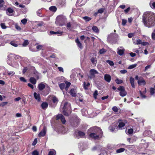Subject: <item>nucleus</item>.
<instances>
[{
	"instance_id": "f257e3e1",
	"label": "nucleus",
	"mask_w": 155,
	"mask_h": 155,
	"mask_svg": "<svg viewBox=\"0 0 155 155\" xmlns=\"http://www.w3.org/2000/svg\"><path fill=\"white\" fill-rule=\"evenodd\" d=\"M143 21L144 25L149 28L155 25V14L152 12H145L143 16Z\"/></svg>"
},
{
	"instance_id": "f03ea898",
	"label": "nucleus",
	"mask_w": 155,
	"mask_h": 155,
	"mask_svg": "<svg viewBox=\"0 0 155 155\" xmlns=\"http://www.w3.org/2000/svg\"><path fill=\"white\" fill-rule=\"evenodd\" d=\"M20 57L18 55H15L14 54H11L8 56L7 63L13 67L18 66V64L16 59L19 58Z\"/></svg>"
},
{
	"instance_id": "7ed1b4c3",
	"label": "nucleus",
	"mask_w": 155,
	"mask_h": 155,
	"mask_svg": "<svg viewBox=\"0 0 155 155\" xmlns=\"http://www.w3.org/2000/svg\"><path fill=\"white\" fill-rule=\"evenodd\" d=\"M94 129L95 130L96 129V130L97 131V133L99 134L98 135L95 133H91L90 134L89 136L91 137L95 140H99L101 137L102 135L103 132L102 130L99 128L97 127L91 128L90 130H93Z\"/></svg>"
},
{
	"instance_id": "20e7f679",
	"label": "nucleus",
	"mask_w": 155,
	"mask_h": 155,
	"mask_svg": "<svg viewBox=\"0 0 155 155\" xmlns=\"http://www.w3.org/2000/svg\"><path fill=\"white\" fill-rule=\"evenodd\" d=\"M62 113L66 116H68L71 112V108L70 103L66 102L65 103L62 109Z\"/></svg>"
},
{
	"instance_id": "39448f33",
	"label": "nucleus",
	"mask_w": 155,
	"mask_h": 155,
	"mask_svg": "<svg viewBox=\"0 0 155 155\" xmlns=\"http://www.w3.org/2000/svg\"><path fill=\"white\" fill-rule=\"evenodd\" d=\"M65 17L63 15H59L56 18V22L59 23V25L63 26L66 21Z\"/></svg>"
},
{
	"instance_id": "423d86ee",
	"label": "nucleus",
	"mask_w": 155,
	"mask_h": 155,
	"mask_svg": "<svg viewBox=\"0 0 155 155\" xmlns=\"http://www.w3.org/2000/svg\"><path fill=\"white\" fill-rule=\"evenodd\" d=\"M71 84V83L66 81L65 82V83H61L59 84V85L60 88L61 90L63 91V89L65 88L66 91H67Z\"/></svg>"
},
{
	"instance_id": "0eeeda50",
	"label": "nucleus",
	"mask_w": 155,
	"mask_h": 155,
	"mask_svg": "<svg viewBox=\"0 0 155 155\" xmlns=\"http://www.w3.org/2000/svg\"><path fill=\"white\" fill-rule=\"evenodd\" d=\"M70 122L72 126L74 127H76L79 122V120L78 117L75 115L74 118L70 119Z\"/></svg>"
},
{
	"instance_id": "6e6552de",
	"label": "nucleus",
	"mask_w": 155,
	"mask_h": 155,
	"mask_svg": "<svg viewBox=\"0 0 155 155\" xmlns=\"http://www.w3.org/2000/svg\"><path fill=\"white\" fill-rule=\"evenodd\" d=\"M117 90L120 91L119 94L121 97H124L127 94V92L123 86H120L119 87L117 88Z\"/></svg>"
},
{
	"instance_id": "1a4fd4ad",
	"label": "nucleus",
	"mask_w": 155,
	"mask_h": 155,
	"mask_svg": "<svg viewBox=\"0 0 155 155\" xmlns=\"http://www.w3.org/2000/svg\"><path fill=\"white\" fill-rule=\"evenodd\" d=\"M118 38V35L114 34H111L109 35L107 38V39L108 41H116Z\"/></svg>"
},
{
	"instance_id": "9d476101",
	"label": "nucleus",
	"mask_w": 155,
	"mask_h": 155,
	"mask_svg": "<svg viewBox=\"0 0 155 155\" xmlns=\"http://www.w3.org/2000/svg\"><path fill=\"white\" fill-rule=\"evenodd\" d=\"M125 49L122 47H119L117 49V52L119 55H123L124 53Z\"/></svg>"
},
{
	"instance_id": "9b49d317",
	"label": "nucleus",
	"mask_w": 155,
	"mask_h": 155,
	"mask_svg": "<svg viewBox=\"0 0 155 155\" xmlns=\"http://www.w3.org/2000/svg\"><path fill=\"white\" fill-rule=\"evenodd\" d=\"M59 119L61 120V121L63 124H65L66 122V120L64 117L61 114H58L56 116L57 120H58Z\"/></svg>"
},
{
	"instance_id": "f8f14e48",
	"label": "nucleus",
	"mask_w": 155,
	"mask_h": 155,
	"mask_svg": "<svg viewBox=\"0 0 155 155\" xmlns=\"http://www.w3.org/2000/svg\"><path fill=\"white\" fill-rule=\"evenodd\" d=\"M118 127L115 124H113L109 127V130L112 132H114L115 131L117 130Z\"/></svg>"
},
{
	"instance_id": "ddd939ff",
	"label": "nucleus",
	"mask_w": 155,
	"mask_h": 155,
	"mask_svg": "<svg viewBox=\"0 0 155 155\" xmlns=\"http://www.w3.org/2000/svg\"><path fill=\"white\" fill-rule=\"evenodd\" d=\"M89 72L91 75V76H89L90 78H94L95 77V75L98 73L97 71L94 69H91L90 71Z\"/></svg>"
},
{
	"instance_id": "4468645a",
	"label": "nucleus",
	"mask_w": 155,
	"mask_h": 155,
	"mask_svg": "<svg viewBox=\"0 0 155 155\" xmlns=\"http://www.w3.org/2000/svg\"><path fill=\"white\" fill-rule=\"evenodd\" d=\"M119 122L118 127L120 129H122L125 126V124L127 123V122L125 120L123 121L121 120H119Z\"/></svg>"
},
{
	"instance_id": "2eb2a0df",
	"label": "nucleus",
	"mask_w": 155,
	"mask_h": 155,
	"mask_svg": "<svg viewBox=\"0 0 155 155\" xmlns=\"http://www.w3.org/2000/svg\"><path fill=\"white\" fill-rule=\"evenodd\" d=\"M5 42L6 43H10L12 45L15 47H16L18 46L17 41H10L9 40H7L5 41Z\"/></svg>"
},
{
	"instance_id": "dca6fc26",
	"label": "nucleus",
	"mask_w": 155,
	"mask_h": 155,
	"mask_svg": "<svg viewBox=\"0 0 155 155\" xmlns=\"http://www.w3.org/2000/svg\"><path fill=\"white\" fill-rule=\"evenodd\" d=\"M46 128L45 127H43L42 130L38 134V136L40 137H44L46 134Z\"/></svg>"
},
{
	"instance_id": "f3484780",
	"label": "nucleus",
	"mask_w": 155,
	"mask_h": 155,
	"mask_svg": "<svg viewBox=\"0 0 155 155\" xmlns=\"http://www.w3.org/2000/svg\"><path fill=\"white\" fill-rule=\"evenodd\" d=\"M138 84L139 85H144L146 84V82L145 80L142 77H140L139 78L138 81Z\"/></svg>"
},
{
	"instance_id": "a211bd4d",
	"label": "nucleus",
	"mask_w": 155,
	"mask_h": 155,
	"mask_svg": "<svg viewBox=\"0 0 155 155\" xmlns=\"http://www.w3.org/2000/svg\"><path fill=\"white\" fill-rule=\"evenodd\" d=\"M104 79L107 82H110L111 80V76L107 74H105L104 76Z\"/></svg>"
},
{
	"instance_id": "6ab92c4d",
	"label": "nucleus",
	"mask_w": 155,
	"mask_h": 155,
	"mask_svg": "<svg viewBox=\"0 0 155 155\" xmlns=\"http://www.w3.org/2000/svg\"><path fill=\"white\" fill-rule=\"evenodd\" d=\"M34 96L35 99L37 100L38 102H40L41 101V99L39 94H37L36 92H34Z\"/></svg>"
},
{
	"instance_id": "aec40b11",
	"label": "nucleus",
	"mask_w": 155,
	"mask_h": 155,
	"mask_svg": "<svg viewBox=\"0 0 155 155\" xmlns=\"http://www.w3.org/2000/svg\"><path fill=\"white\" fill-rule=\"evenodd\" d=\"M34 76L38 80L41 76V74L39 73L37 71L35 70L33 72Z\"/></svg>"
},
{
	"instance_id": "412c9836",
	"label": "nucleus",
	"mask_w": 155,
	"mask_h": 155,
	"mask_svg": "<svg viewBox=\"0 0 155 155\" xmlns=\"http://www.w3.org/2000/svg\"><path fill=\"white\" fill-rule=\"evenodd\" d=\"M7 14L9 15H12V14L14 12L13 10L11 8H8L6 10Z\"/></svg>"
},
{
	"instance_id": "4be33fe9",
	"label": "nucleus",
	"mask_w": 155,
	"mask_h": 155,
	"mask_svg": "<svg viewBox=\"0 0 155 155\" xmlns=\"http://www.w3.org/2000/svg\"><path fill=\"white\" fill-rule=\"evenodd\" d=\"M45 87V86L42 83L39 84L38 86V90L40 91H42Z\"/></svg>"
},
{
	"instance_id": "5701e85b",
	"label": "nucleus",
	"mask_w": 155,
	"mask_h": 155,
	"mask_svg": "<svg viewBox=\"0 0 155 155\" xmlns=\"http://www.w3.org/2000/svg\"><path fill=\"white\" fill-rule=\"evenodd\" d=\"M45 88L46 92L44 94H43L44 95L48 94L50 91V88L48 85L46 86H45Z\"/></svg>"
},
{
	"instance_id": "b1692460",
	"label": "nucleus",
	"mask_w": 155,
	"mask_h": 155,
	"mask_svg": "<svg viewBox=\"0 0 155 155\" xmlns=\"http://www.w3.org/2000/svg\"><path fill=\"white\" fill-rule=\"evenodd\" d=\"M133 51L134 52H136L138 55L140 53H141L143 52V51L140 48H139L138 49H137L136 48L133 49Z\"/></svg>"
},
{
	"instance_id": "393cba45",
	"label": "nucleus",
	"mask_w": 155,
	"mask_h": 155,
	"mask_svg": "<svg viewBox=\"0 0 155 155\" xmlns=\"http://www.w3.org/2000/svg\"><path fill=\"white\" fill-rule=\"evenodd\" d=\"M48 106V104L46 102H43L41 105V107L43 110H45Z\"/></svg>"
},
{
	"instance_id": "a878e982",
	"label": "nucleus",
	"mask_w": 155,
	"mask_h": 155,
	"mask_svg": "<svg viewBox=\"0 0 155 155\" xmlns=\"http://www.w3.org/2000/svg\"><path fill=\"white\" fill-rule=\"evenodd\" d=\"M9 36L8 35H5L3 36H0V42H2L5 41L6 38H8Z\"/></svg>"
},
{
	"instance_id": "bb28decb",
	"label": "nucleus",
	"mask_w": 155,
	"mask_h": 155,
	"mask_svg": "<svg viewBox=\"0 0 155 155\" xmlns=\"http://www.w3.org/2000/svg\"><path fill=\"white\" fill-rule=\"evenodd\" d=\"M70 93L72 97H75L76 96V92L75 89L73 88L71 89V90Z\"/></svg>"
},
{
	"instance_id": "cd10ccee",
	"label": "nucleus",
	"mask_w": 155,
	"mask_h": 155,
	"mask_svg": "<svg viewBox=\"0 0 155 155\" xmlns=\"http://www.w3.org/2000/svg\"><path fill=\"white\" fill-rule=\"evenodd\" d=\"M83 87L85 90L88 89L90 86V84L89 82H84L83 83Z\"/></svg>"
},
{
	"instance_id": "c85d7f7f",
	"label": "nucleus",
	"mask_w": 155,
	"mask_h": 155,
	"mask_svg": "<svg viewBox=\"0 0 155 155\" xmlns=\"http://www.w3.org/2000/svg\"><path fill=\"white\" fill-rule=\"evenodd\" d=\"M76 43L77 44L78 47L79 48L81 49H82L83 47L82 46V44L80 42L79 39L77 38L75 40Z\"/></svg>"
},
{
	"instance_id": "c756f323",
	"label": "nucleus",
	"mask_w": 155,
	"mask_h": 155,
	"mask_svg": "<svg viewBox=\"0 0 155 155\" xmlns=\"http://www.w3.org/2000/svg\"><path fill=\"white\" fill-rule=\"evenodd\" d=\"M91 61L93 65H95L97 63V60L96 58L93 57L91 59Z\"/></svg>"
},
{
	"instance_id": "7c9ffc66",
	"label": "nucleus",
	"mask_w": 155,
	"mask_h": 155,
	"mask_svg": "<svg viewBox=\"0 0 155 155\" xmlns=\"http://www.w3.org/2000/svg\"><path fill=\"white\" fill-rule=\"evenodd\" d=\"M130 81L131 85L132 87L134 88L135 87L134 79L131 77H130Z\"/></svg>"
},
{
	"instance_id": "2f4dec72",
	"label": "nucleus",
	"mask_w": 155,
	"mask_h": 155,
	"mask_svg": "<svg viewBox=\"0 0 155 155\" xmlns=\"http://www.w3.org/2000/svg\"><path fill=\"white\" fill-rule=\"evenodd\" d=\"M36 27L38 28L39 27H40L41 28H43L45 27L44 22L42 21L39 22L36 25Z\"/></svg>"
},
{
	"instance_id": "473e14b6",
	"label": "nucleus",
	"mask_w": 155,
	"mask_h": 155,
	"mask_svg": "<svg viewBox=\"0 0 155 155\" xmlns=\"http://www.w3.org/2000/svg\"><path fill=\"white\" fill-rule=\"evenodd\" d=\"M30 81L32 84H36L37 81L34 77H31L29 79Z\"/></svg>"
},
{
	"instance_id": "72a5a7b5",
	"label": "nucleus",
	"mask_w": 155,
	"mask_h": 155,
	"mask_svg": "<svg viewBox=\"0 0 155 155\" xmlns=\"http://www.w3.org/2000/svg\"><path fill=\"white\" fill-rule=\"evenodd\" d=\"M134 138L135 139L134 140H133V138H127V140L130 143H133L137 139V138L136 137H134Z\"/></svg>"
},
{
	"instance_id": "f704fd0d",
	"label": "nucleus",
	"mask_w": 155,
	"mask_h": 155,
	"mask_svg": "<svg viewBox=\"0 0 155 155\" xmlns=\"http://www.w3.org/2000/svg\"><path fill=\"white\" fill-rule=\"evenodd\" d=\"M78 135L81 137L84 138L85 137V133L81 131H79L78 132Z\"/></svg>"
},
{
	"instance_id": "c9c22d12",
	"label": "nucleus",
	"mask_w": 155,
	"mask_h": 155,
	"mask_svg": "<svg viewBox=\"0 0 155 155\" xmlns=\"http://www.w3.org/2000/svg\"><path fill=\"white\" fill-rule=\"evenodd\" d=\"M56 154V151H55L53 149H52L50 150L49 151V153L48 154V155H55Z\"/></svg>"
},
{
	"instance_id": "e433bc0d",
	"label": "nucleus",
	"mask_w": 155,
	"mask_h": 155,
	"mask_svg": "<svg viewBox=\"0 0 155 155\" xmlns=\"http://www.w3.org/2000/svg\"><path fill=\"white\" fill-rule=\"evenodd\" d=\"M49 9L53 12H55L57 10V8L55 6H52L49 8Z\"/></svg>"
},
{
	"instance_id": "4c0bfd02",
	"label": "nucleus",
	"mask_w": 155,
	"mask_h": 155,
	"mask_svg": "<svg viewBox=\"0 0 155 155\" xmlns=\"http://www.w3.org/2000/svg\"><path fill=\"white\" fill-rule=\"evenodd\" d=\"M92 30L94 32L96 33H98L99 32V30L97 27L95 26H94L92 28Z\"/></svg>"
},
{
	"instance_id": "58836bf2",
	"label": "nucleus",
	"mask_w": 155,
	"mask_h": 155,
	"mask_svg": "<svg viewBox=\"0 0 155 155\" xmlns=\"http://www.w3.org/2000/svg\"><path fill=\"white\" fill-rule=\"evenodd\" d=\"M150 7L153 9L155 8V2H150L149 4Z\"/></svg>"
},
{
	"instance_id": "ea45409f",
	"label": "nucleus",
	"mask_w": 155,
	"mask_h": 155,
	"mask_svg": "<svg viewBox=\"0 0 155 155\" xmlns=\"http://www.w3.org/2000/svg\"><path fill=\"white\" fill-rule=\"evenodd\" d=\"M150 92L151 95H153L155 93V89L151 87L150 89Z\"/></svg>"
},
{
	"instance_id": "a19ab883",
	"label": "nucleus",
	"mask_w": 155,
	"mask_h": 155,
	"mask_svg": "<svg viewBox=\"0 0 155 155\" xmlns=\"http://www.w3.org/2000/svg\"><path fill=\"white\" fill-rule=\"evenodd\" d=\"M83 18L86 22H88L91 19V18L87 16L84 17Z\"/></svg>"
},
{
	"instance_id": "79ce46f5",
	"label": "nucleus",
	"mask_w": 155,
	"mask_h": 155,
	"mask_svg": "<svg viewBox=\"0 0 155 155\" xmlns=\"http://www.w3.org/2000/svg\"><path fill=\"white\" fill-rule=\"evenodd\" d=\"M115 81L117 84H120L121 83H122L123 82L122 80H120L118 78L116 79V80H115Z\"/></svg>"
},
{
	"instance_id": "37998d69",
	"label": "nucleus",
	"mask_w": 155,
	"mask_h": 155,
	"mask_svg": "<svg viewBox=\"0 0 155 155\" xmlns=\"http://www.w3.org/2000/svg\"><path fill=\"white\" fill-rule=\"evenodd\" d=\"M135 145H132L129 146L128 148L129 150H135Z\"/></svg>"
},
{
	"instance_id": "c03bdc74",
	"label": "nucleus",
	"mask_w": 155,
	"mask_h": 155,
	"mask_svg": "<svg viewBox=\"0 0 155 155\" xmlns=\"http://www.w3.org/2000/svg\"><path fill=\"white\" fill-rule=\"evenodd\" d=\"M29 44L28 40H25L23 44L22 45L23 46H26Z\"/></svg>"
},
{
	"instance_id": "a18cd8bd",
	"label": "nucleus",
	"mask_w": 155,
	"mask_h": 155,
	"mask_svg": "<svg viewBox=\"0 0 155 155\" xmlns=\"http://www.w3.org/2000/svg\"><path fill=\"white\" fill-rule=\"evenodd\" d=\"M125 149L124 148H120L118 149H117L116 150V152L117 153H119L124 152L125 150Z\"/></svg>"
},
{
	"instance_id": "49530a36",
	"label": "nucleus",
	"mask_w": 155,
	"mask_h": 155,
	"mask_svg": "<svg viewBox=\"0 0 155 155\" xmlns=\"http://www.w3.org/2000/svg\"><path fill=\"white\" fill-rule=\"evenodd\" d=\"M106 62L107 63H108L109 65L110 66H113L114 64V62L110 60H107L106 61Z\"/></svg>"
},
{
	"instance_id": "de8ad7c7",
	"label": "nucleus",
	"mask_w": 155,
	"mask_h": 155,
	"mask_svg": "<svg viewBox=\"0 0 155 155\" xmlns=\"http://www.w3.org/2000/svg\"><path fill=\"white\" fill-rule=\"evenodd\" d=\"M137 66V64H134L130 65L128 67V69H132L136 67Z\"/></svg>"
},
{
	"instance_id": "09e8293b",
	"label": "nucleus",
	"mask_w": 155,
	"mask_h": 155,
	"mask_svg": "<svg viewBox=\"0 0 155 155\" xmlns=\"http://www.w3.org/2000/svg\"><path fill=\"white\" fill-rule=\"evenodd\" d=\"M7 73H8V75L9 76H12L15 74V72L13 71H8Z\"/></svg>"
},
{
	"instance_id": "8fccbe9b",
	"label": "nucleus",
	"mask_w": 155,
	"mask_h": 155,
	"mask_svg": "<svg viewBox=\"0 0 155 155\" xmlns=\"http://www.w3.org/2000/svg\"><path fill=\"white\" fill-rule=\"evenodd\" d=\"M112 110L114 112H117L118 111V109L116 106H114L112 108Z\"/></svg>"
},
{
	"instance_id": "3c124183",
	"label": "nucleus",
	"mask_w": 155,
	"mask_h": 155,
	"mask_svg": "<svg viewBox=\"0 0 155 155\" xmlns=\"http://www.w3.org/2000/svg\"><path fill=\"white\" fill-rule=\"evenodd\" d=\"M127 132L129 134H132L133 132V129L132 128L128 129Z\"/></svg>"
},
{
	"instance_id": "603ef678",
	"label": "nucleus",
	"mask_w": 155,
	"mask_h": 155,
	"mask_svg": "<svg viewBox=\"0 0 155 155\" xmlns=\"http://www.w3.org/2000/svg\"><path fill=\"white\" fill-rule=\"evenodd\" d=\"M97 95L98 91L97 90H95L93 94L94 97V98L95 99L97 98Z\"/></svg>"
},
{
	"instance_id": "864d4df0",
	"label": "nucleus",
	"mask_w": 155,
	"mask_h": 155,
	"mask_svg": "<svg viewBox=\"0 0 155 155\" xmlns=\"http://www.w3.org/2000/svg\"><path fill=\"white\" fill-rule=\"evenodd\" d=\"M37 14L39 16L42 17V15L41 14L40 9H39L37 11Z\"/></svg>"
},
{
	"instance_id": "5fc2aeb1",
	"label": "nucleus",
	"mask_w": 155,
	"mask_h": 155,
	"mask_svg": "<svg viewBox=\"0 0 155 155\" xmlns=\"http://www.w3.org/2000/svg\"><path fill=\"white\" fill-rule=\"evenodd\" d=\"M105 52V50L104 48H102L100 50L99 52L100 54H104Z\"/></svg>"
},
{
	"instance_id": "6e6d98bb",
	"label": "nucleus",
	"mask_w": 155,
	"mask_h": 155,
	"mask_svg": "<svg viewBox=\"0 0 155 155\" xmlns=\"http://www.w3.org/2000/svg\"><path fill=\"white\" fill-rule=\"evenodd\" d=\"M7 104L8 102H3L0 104V106L3 107L6 105Z\"/></svg>"
},
{
	"instance_id": "4d7b16f0",
	"label": "nucleus",
	"mask_w": 155,
	"mask_h": 155,
	"mask_svg": "<svg viewBox=\"0 0 155 155\" xmlns=\"http://www.w3.org/2000/svg\"><path fill=\"white\" fill-rule=\"evenodd\" d=\"M0 25L1 28L3 29H5L7 28L4 23H2Z\"/></svg>"
},
{
	"instance_id": "13d9d810",
	"label": "nucleus",
	"mask_w": 155,
	"mask_h": 155,
	"mask_svg": "<svg viewBox=\"0 0 155 155\" xmlns=\"http://www.w3.org/2000/svg\"><path fill=\"white\" fill-rule=\"evenodd\" d=\"M104 8H101L98 10L97 12L98 13H102L104 12Z\"/></svg>"
},
{
	"instance_id": "bf43d9fd",
	"label": "nucleus",
	"mask_w": 155,
	"mask_h": 155,
	"mask_svg": "<svg viewBox=\"0 0 155 155\" xmlns=\"http://www.w3.org/2000/svg\"><path fill=\"white\" fill-rule=\"evenodd\" d=\"M20 80L21 81H22L23 82H26L27 81L26 80L24 77H21L20 78Z\"/></svg>"
},
{
	"instance_id": "052dcab7",
	"label": "nucleus",
	"mask_w": 155,
	"mask_h": 155,
	"mask_svg": "<svg viewBox=\"0 0 155 155\" xmlns=\"http://www.w3.org/2000/svg\"><path fill=\"white\" fill-rule=\"evenodd\" d=\"M27 21V20L25 18H24L21 21V22L24 25L26 24Z\"/></svg>"
},
{
	"instance_id": "680f3d73",
	"label": "nucleus",
	"mask_w": 155,
	"mask_h": 155,
	"mask_svg": "<svg viewBox=\"0 0 155 155\" xmlns=\"http://www.w3.org/2000/svg\"><path fill=\"white\" fill-rule=\"evenodd\" d=\"M32 155H39L38 152L36 150H34L32 153Z\"/></svg>"
},
{
	"instance_id": "e2e57ef3",
	"label": "nucleus",
	"mask_w": 155,
	"mask_h": 155,
	"mask_svg": "<svg viewBox=\"0 0 155 155\" xmlns=\"http://www.w3.org/2000/svg\"><path fill=\"white\" fill-rule=\"evenodd\" d=\"M127 20L124 19H123L122 20V25L123 26L125 25H126V23H127Z\"/></svg>"
},
{
	"instance_id": "0e129e2a",
	"label": "nucleus",
	"mask_w": 155,
	"mask_h": 155,
	"mask_svg": "<svg viewBox=\"0 0 155 155\" xmlns=\"http://www.w3.org/2000/svg\"><path fill=\"white\" fill-rule=\"evenodd\" d=\"M130 10V7H128L126 9L124 10V12L125 14L127 13Z\"/></svg>"
},
{
	"instance_id": "69168bd1",
	"label": "nucleus",
	"mask_w": 155,
	"mask_h": 155,
	"mask_svg": "<svg viewBox=\"0 0 155 155\" xmlns=\"http://www.w3.org/2000/svg\"><path fill=\"white\" fill-rule=\"evenodd\" d=\"M42 48V46L41 45H38L36 46V48L38 50H40Z\"/></svg>"
},
{
	"instance_id": "338daca9",
	"label": "nucleus",
	"mask_w": 155,
	"mask_h": 155,
	"mask_svg": "<svg viewBox=\"0 0 155 155\" xmlns=\"http://www.w3.org/2000/svg\"><path fill=\"white\" fill-rule=\"evenodd\" d=\"M142 41L140 39H138L137 40L136 42V44L139 45L141 44Z\"/></svg>"
},
{
	"instance_id": "774afa93",
	"label": "nucleus",
	"mask_w": 155,
	"mask_h": 155,
	"mask_svg": "<svg viewBox=\"0 0 155 155\" xmlns=\"http://www.w3.org/2000/svg\"><path fill=\"white\" fill-rule=\"evenodd\" d=\"M52 101L54 103H55L58 101V99L56 97H53Z\"/></svg>"
}]
</instances>
